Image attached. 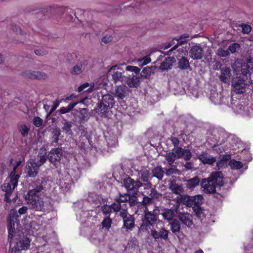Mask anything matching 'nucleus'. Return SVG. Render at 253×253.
Wrapping results in <instances>:
<instances>
[{
	"label": "nucleus",
	"instance_id": "f257e3e1",
	"mask_svg": "<svg viewBox=\"0 0 253 253\" xmlns=\"http://www.w3.org/2000/svg\"><path fill=\"white\" fill-rule=\"evenodd\" d=\"M25 196L29 208L36 211H45L49 209V203L40 197V192L43 189L40 180L37 181Z\"/></svg>",
	"mask_w": 253,
	"mask_h": 253
},
{
	"label": "nucleus",
	"instance_id": "f03ea898",
	"mask_svg": "<svg viewBox=\"0 0 253 253\" xmlns=\"http://www.w3.org/2000/svg\"><path fill=\"white\" fill-rule=\"evenodd\" d=\"M223 175L221 171L212 173L211 175L203 179L200 183L203 191L206 193H214L216 186H221L223 184Z\"/></svg>",
	"mask_w": 253,
	"mask_h": 253
},
{
	"label": "nucleus",
	"instance_id": "7ed1b4c3",
	"mask_svg": "<svg viewBox=\"0 0 253 253\" xmlns=\"http://www.w3.org/2000/svg\"><path fill=\"white\" fill-rule=\"evenodd\" d=\"M147 210L146 209L144 211V217L142 219L139 231H145L148 230L151 226H154L158 220V217L156 214L151 211H146Z\"/></svg>",
	"mask_w": 253,
	"mask_h": 253
},
{
	"label": "nucleus",
	"instance_id": "20e7f679",
	"mask_svg": "<svg viewBox=\"0 0 253 253\" xmlns=\"http://www.w3.org/2000/svg\"><path fill=\"white\" fill-rule=\"evenodd\" d=\"M115 103L114 96L110 94H106L102 95V100L98 104L97 112L99 114H104L106 110L112 108Z\"/></svg>",
	"mask_w": 253,
	"mask_h": 253
},
{
	"label": "nucleus",
	"instance_id": "39448f33",
	"mask_svg": "<svg viewBox=\"0 0 253 253\" xmlns=\"http://www.w3.org/2000/svg\"><path fill=\"white\" fill-rule=\"evenodd\" d=\"M19 177V175L15 174L14 171H11L1 186L2 190L6 193H11L17 186Z\"/></svg>",
	"mask_w": 253,
	"mask_h": 253
},
{
	"label": "nucleus",
	"instance_id": "423d86ee",
	"mask_svg": "<svg viewBox=\"0 0 253 253\" xmlns=\"http://www.w3.org/2000/svg\"><path fill=\"white\" fill-rule=\"evenodd\" d=\"M108 76L111 77V80L114 83H122L125 81V76L121 72L117 65L111 66L108 71Z\"/></svg>",
	"mask_w": 253,
	"mask_h": 253
},
{
	"label": "nucleus",
	"instance_id": "0eeeda50",
	"mask_svg": "<svg viewBox=\"0 0 253 253\" xmlns=\"http://www.w3.org/2000/svg\"><path fill=\"white\" fill-rule=\"evenodd\" d=\"M30 245V241L27 237L20 238L16 245L12 248L11 253H21L22 251L28 249Z\"/></svg>",
	"mask_w": 253,
	"mask_h": 253
},
{
	"label": "nucleus",
	"instance_id": "6e6552de",
	"mask_svg": "<svg viewBox=\"0 0 253 253\" xmlns=\"http://www.w3.org/2000/svg\"><path fill=\"white\" fill-rule=\"evenodd\" d=\"M120 215L123 217L124 221L123 227L126 230H131L134 226V219L133 217L127 214V210L123 209Z\"/></svg>",
	"mask_w": 253,
	"mask_h": 253
},
{
	"label": "nucleus",
	"instance_id": "1a4fd4ad",
	"mask_svg": "<svg viewBox=\"0 0 253 253\" xmlns=\"http://www.w3.org/2000/svg\"><path fill=\"white\" fill-rule=\"evenodd\" d=\"M39 166L36 164V159H31L27 162L25 167V173L31 177H35L38 173Z\"/></svg>",
	"mask_w": 253,
	"mask_h": 253
},
{
	"label": "nucleus",
	"instance_id": "9d476101",
	"mask_svg": "<svg viewBox=\"0 0 253 253\" xmlns=\"http://www.w3.org/2000/svg\"><path fill=\"white\" fill-rule=\"evenodd\" d=\"M232 90L237 94H241L245 92L246 84L245 81L240 77H236L232 82Z\"/></svg>",
	"mask_w": 253,
	"mask_h": 253
},
{
	"label": "nucleus",
	"instance_id": "9b49d317",
	"mask_svg": "<svg viewBox=\"0 0 253 253\" xmlns=\"http://www.w3.org/2000/svg\"><path fill=\"white\" fill-rule=\"evenodd\" d=\"M189 56L193 60H200L204 55L203 48L198 44L192 45L189 50Z\"/></svg>",
	"mask_w": 253,
	"mask_h": 253
},
{
	"label": "nucleus",
	"instance_id": "f8f14e48",
	"mask_svg": "<svg viewBox=\"0 0 253 253\" xmlns=\"http://www.w3.org/2000/svg\"><path fill=\"white\" fill-rule=\"evenodd\" d=\"M63 154V151L61 148L52 149L48 154L49 160L56 167V163L59 162Z\"/></svg>",
	"mask_w": 253,
	"mask_h": 253
},
{
	"label": "nucleus",
	"instance_id": "ddd939ff",
	"mask_svg": "<svg viewBox=\"0 0 253 253\" xmlns=\"http://www.w3.org/2000/svg\"><path fill=\"white\" fill-rule=\"evenodd\" d=\"M124 185L128 191L133 194L138 191L139 187L141 186L139 182L134 181L130 177L124 179Z\"/></svg>",
	"mask_w": 253,
	"mask_h": 253
},
{
	"label": "nucleus",
	"instance_id": "4468645a",
	"mask_svg": "<svg viewBox=\"0 0 253 253\" xmlns=\"http://www.w3.org/2000/svg\"><path fill=\"white\" fill-rule=\"evenodd\" d=\"M173 151L176 159L183 158L185 161H188L191 158L192 154L188 149H184L179 147L174 148Z\"/></svg>",
	"mask_w": 253,
	"mask_h": 253
},
{
	"label": "nucleus",
	"instance_id": "2eb2a0df",
	"mask_svg": "<svg viewBox=\"0 0 253 253\" xmlns=\"http://www.w3.org/2000/svg\"><path fill=\"white\" fill-rule=\"evenodd\" d=\"M23 75L32 79H45L48 77L47 75L43 72L32 70H27L24 72Z\"/></svg>",
	"mask_w": 253,
	"mask_h": 253
},
{
	"label": "nucleus",
	"instance_id": "dca6fc26",
	"mask_svg": "<svg viewBox=\"0 0 253 253\" xmlns=\"http://www.w3.org/2000/svg\"><path fill=\"white\" fill-rule=\"evenodd\" d=\"M185 43H186V41L179 42L175 46L168 51L167 54L171 55L172 52H173L176 56H177V55L176 54L177 53L178 54H182V53L185 54L187 50L186 47L182 46Z\"/></svg>",
	"mask_w": 253,
	"mask_h": 253
},
{
	"label": "nucleus",
	"instance_id": "f3484780",
	"mask_svg": "<svg viewBox=\"0 0 253 253\" xmlns=\"http://www.w3.org/2000/svg\"><path fill=\"white\" fill-rule=\"evenodd\" d=\"M232 67L235 72H238L239 70L238 68H241V72L242 74L246 76L250 72L251 69L250 65L248 63H241L238 60L235 61Z\"/></svg>",
	"mask_w": 253,
	"mask_h": 253
},
{
	"label": "nucleus",
	"instance_id": "a211bd4d",
	"mask_svg": "<svg viewBox=\"0 0 253 253\" xmlns=\"http://www.w3.org/2000/svg\"><path fill=\"white\" fill-rule=\"evenodd\" d=\"M168 234L169 231L164 228H161L159 231H157L155 229L151 230V235L155 240L159 238L166 240L168 238Z\"/></svg>",
	"mask_w": 253,
	"mask_h": 253
},
{
	"label": "nucleus",
	"instance_id": "6ab92c4d",
	"mask_svg": "<svg viewBox=\"0 0 253 253\" xmlns=\"http://www.w3.org/2000/svg\"><path fill=\"white\" fill-rule=\"evenodd\" d=\"M128 89L125 84L116 86L115 94L118 99H124L128 94Z\"/></svg>",
	"mask_w": 253,
	"mask_h": 253
},
{
	"label": "nucleus",
	"instance_id": "aec40b11",
	"mask_svg": "<svg viewBox=\"0 0 253 253\" xmlns=\"http://www.w3.org/2000/svg\"><path fill=\"white\" fill-rule=\"evenodd\" d=\"M178 218L183 224L188 227L193 224V216L189 213H179Z\"/></svg>",
	"mask_w": 253,
	"mask_h": 253
},
{
	"label": "nucleus",
	"instance_id": "412c9836",
	"mask_svg": "<svg viewBox=\"0 0 253 253\" xmlns=\"http://www.w3.org/2000/svg\"><path fill=\"white\" fill-rule=\"evenodd\" d=\"M88 64L86 60H84L75 65L71 70V73L75 75L81 74Z\"/></svg>",
	"mask_w": 253,
	"mask_h": 253
},
{
	"label": "nucleus",
	"instance_id": "4be33fe9",
	"mask_svg": "<svg viewBox=\"0 0 253 253\" xmlns=\"http://www.w3.org/2000/svg\"><path fill=\"white\" fill-rule=\"evenodd\" d=\"M198 158L204 164L212 165L216 161L214 157L211 156L206 152H203L199 155Z\"/></svg>",
	"mask_w": 253,
	"mask_h": 253
},
{
	"label": "nucleus",
	"instance_id": "5701e85b",
	"mask_svg": "<svg viewBox=\"0 0 253 253\" xmlns=\"http://www.w3.org/2000/svg\"><path fill=\"white\" fill-rule=\"evenodd\" d=\"M176 61L173 57H169L165 60L161 64L160 69L162 71L167 70L171 68L173 63Z\"/></svg>",
	"mask_w": 253,
	"mask_h": 253
},
{
	"label": "nucleus",
	"instance_id": "b1692460",
	"mask_svg": "<svg viewBox=\"0 0 253 253\" xmlns=\"http://www.w3.org/2000/svg\"><path fill=\"white\" fill-rule=\"evenodd\" d=\"M169 189L174 194L180 195L184 192V188L182 185L178 184L174 181H171L169 184Z\"/></svg>",
	"mask_w": 253,
	"mask_h": 253
},
{
	"label": "nucleus",
	"instance_id": "393cba45",
	"mask_svg": "<svg viewBox=\"0 0 253 253\" xmlns=\"http://www.w3.org/2000/svg\"><path fill=\"white\" fill-rule=\"evenodd\" d=\"M47 154L45 149H41L40 150L39 153L38 155V161H36V164L39 166L40 168L42 165L47 160Z\"/></svg>",
	"mask_w": 253,
	"mask_h": 253
},
{
	"label": "nucleus",
	"instance_id": "a878e982",
	"mask_svg": "<svg viewBox=\"0 0 253 253\" xmlns=\"http://www.w3.org/2000/svg\"><path fill=\"white\" fill-rule=\"evenodd\" d=\"M231 75L230 69L229 67H224L221 69V74L219 78L222 82L227 83Z\"/></svg>",
	"mask_w": 253,
	"mask_h": 253
},
{
	"label": "nucleus",
	"instance_id": "bb28decb",
	"mask_svg": "<svg viewBox=\"0 0 253 253\" xmlns=\"http://www.w3.org/2000/svg\"><path fill=\"white\" fill-rule=\"evenodd\" d=\"M126 83L129 87L137 88L140 84V78L137 76L133 75L127 79Z\"/></svg>",
	"mask_w": 253,
	"mask_h": 253
},
{
	"label": "nucleus",
	"instance_id": "cd10ccee",
	"mask_svg": "<svg viewBox=\"0 0 253 253\" xmlns=\"http://www.w3.org/2000/svg\"><path fill=\"white\" fill-rule=\"evenodd\" d=\"M177 64V67L181 70H186L190 67L188 59L187 57L183 56L178 59Z\"/></svg>",
	"mask_w": 253,
	"mask_h": 253
},
{
	"label": "nucleus",
	"instance_id": "c85d7f7f",
	"mask_svg": "<svg viewBox=\"0 0 253 253\" xmlns=\"http://www.w3.org/2000/svg\"><path fill=\"white\" fill-rule=\"evenodd\" d=\"M112 210L115 212H117L120 211V213L123 210V209H126L127 207L126 204H121L117 200H115V202L112 204L111 205Z\"/></svg>",
	"mask_w": 253,
	"mask_h": 253
},
{
	"label": "nucleus",
	"instance_id": "c756f323",
	"mask_svg": "<svg viewBox=\"0 0 253 253\" xmlns=\"http://www.w3.org/2000/svg\"><path fill=\"white\" fill-rule=\"evenodd\" d=\"M139 180L143 182H148L151 179V174L147 169H142L139 172Z\"/></svg>",
	"mask_w": 253,
	"mask_h": 253
},
{
	"label": "nucleus",
	"instance_id": "7c9ffc66",
	"mask_svg": "<svg viewBox=\"0 0 253 253\" xmlns=\"http://www.w3.org/2000/svg\"><path fill=\"white\" fill-rule=\"evenodd\" d=\"M79 118L81 123H84L88 120L89 115L88 112L85 108H83L80 110Z\"/></svg>",
	"mask_w": 253,
	"mask_h": 253
},
{
	"label": "nucleus",
	"instance_id": "2f4dec72",
	"mask_svg": "<svg viewBox=\"0 0 253 253\" xmlns=\"http://www.w3.org/2000/svg\"><path fill=\"white\" fill-rule=\"evenodd\" d=\"M200 179L198 176H195L187 180V187L188 188H193L198 186L200 183Z\"/></svg>",
	"mask_w": 253,
	"mask_h": 253
},
{
	"label": "nucleus",
	"instance_id": "473e14b6",
	"mask_svg": "<svg viewBox=\"0 0 253 253\" xmlns=\"http://www.w3.org/2000/svg\"><path fill=\"white\" fill-rule=\"evenodd\" d=\"M18 129L23 137H26L29 133L30 127L28 126L22 124L18 126Z\"/></svg>",
	"mask_w": 253,
	"mask_h": 253
},
{
	"label": "nucleus",
	"instance_id": "72a5a7b5",
	"mask_svg": "<svg viewBox=\"0 0 253 253\" xmlns=\"http://www.w3.org/2000/svg\"><path fill=\"white\" fill-rule=\"evenodd\" d=\"M72 122L65 120L63 123V126L62 127L63 131L67 134H71L72 133L71 127H72Z\"/></svg>",
	"mask_w": 253,
	"mask_h": 253
},
{
	"label": "nucleus",
	"instance_id": "f704fd0d",
	"mask_svg": "<svg viewBox=\"0 0 253 253\" xmlns=\"http://www.w3.org/2000/svg\"><path fill=\"white\" fill-rule=\"evenodd\" d=\"M164 157H165V159H166L169 165H172L174 162L175 160L176 159L173 152H167L164 155Z\"/></svg>",
	"mask_w": 253,
	"mask_h": 253
},
{
	"label": "nucleus",
	"instance_id": "c9c22d12",
	"mask_svg": "<svg viewBox=\"0 0 253 253\" xmlns=\"http://www.w3.org/2000/svg\"><path fill=\"white\" fill-rule=\"evenodd\" d=\"M164 171L161 167H157L153 170V175L157 177L159 179H161L163 177Z\"/></svg>",
	"mask_w": 253,
	"mask_h": 253
},
{
	"label": "nucleus",
	"instance_id": "e433bc0d",
	"mask_svg": "<svg viewBox=\"0 0 253 253\" xmlns=\"http://www.w3.org/2000/svg\"><path fill=\"white\" fill-rule=\"evenodd\" d=\"M147 188H151L150 193L149 194V196L152 198H159L161 197L162 195L158 192L154 188H151V184L150 183H148L145 185Z\"/></svg>",
	"mask_w": 253,
	"mask_h": 253
},
{
	"label": "nucleus",
	"instance_id": "4c0bfd02",
	"mask_svg": "<svg viewBox=\"0 0 253 253\" xmlns=\"http://www.w3.org/2000/svg\"><path fill=\"white\" fill-rule=\"evenodd\" d=\"M163 217L168 220H171L173 217V211L170 209L165 210L162 213Z\"/></svg>",
	"mask_w": 253,
	"mask_h": 253
},
{
	"label": "nucleus",
	"instance_id": "58836bf2",
	"mask_svg": "<svg viewBox=\"0 0 253 253\" xmlns=\"http://www.w3.org/2000/svg\"><path fill=\"white\" fill-rule=\"evenodd\" d=\"M77 104L78 102H75L69 104L67 107H61L59 109V112L60 114H65L66 113H68L72 111Z\"/></svg>",
	"mask_w": 253,
	"mask_h": 253
},
{
	"label": "nucleus",
	"instance_id": "ea45409f",
	"mask_svg": "<svg viewBox=\"0 0 253 253\" xmlns=\"http://www.w3.org/2000/svg\"><path fill=\"white\" fill-rule=\"evenodd\" d=\"M8 221L9 223L7 226V229L8 230V240L10 243H11L13 237L12 233L13 232V230L12 228V224L14 225V221L13 220L11 219L10 217L8 219Z\"/></svg>",
	"mask_w": 253,
	"mask_h": 253
},
{
	"label": "nucleus",
	"instance_id": "a19ab883",
	"mask_svg": "<svg viewBox=\"0 0 253 253\" xmlns=\"http://www.w3.org/2000/svg\"><path fill=\"white\" fill-rule=\"evenodd\" d=\"M170 230L173 233L179 232L180 229V225L178 221L174 220L170 223Z\"/></svg>",
	"mask_w": 253,
	"mask_h": 253
},
{
	"label": "nucleus",
	"instance_id": "79ce46f5",
	"mask_svg": "<svg viewBox=\"0 0 253 253\" xmlns=\"http://www.w3.org/2000/svg\"><path fill=\"white\" fill-rule=\"evenodd\" d=\"M241 48V46L239 44L237 43H233L229 45L228 47V50L229 52H231L232 54H234L237 52Z\"/></svg>",
	"mask_w": 253,
	"mask_h": 253
},
{
	"label": "nucleus",
	"instance_id": "37998d69",
	"mask_svg": "<svg viewBox=\"0 0 253 253\" xmlns=\"http://www.w3.org/2000/svg\"><path fill=\"white\" fill-rule=\"evenodd\" d=\"M193 206L199 207L203 201V197L201 195H197L193 196Z\"/></svg>",
	"mask_w": 253,
	"mask_h": 253
},
{
	"label": "nucleus",
	"instance_id": "c03bdc74",
	"mask_svg": "<svg viewBox=\"0 0 253 253\" xmlns=\"http://www.w3.org/2000/svg\"><path fill=\"white\" fill-rule=\"evenodd\" d=\"M120 203L125 204L126 202L130 200V196L128 194H120L119 197L116 199Z\"/></svg>",
	"mask_w": 253,
	"mask_h": 253
},
{
	"label": "nucleus",
	"instance_id": "a18cd8bd",
	"mask_svg": "<svg viewBox=\"0 0 253 253\" xmlns=\"http://www.w3.org/2000/svg\"><path fill=\"white\" fill-rule=\"evenodd\" d=\"M151 60L149 55L146 56L143 58L138 59L137 60L138 65L141 67L147 65L151 62Z\"/></svg>",
	"mask_w": 253,
	"mask_h": 253
},
{
	"label": "nucleus",
	"instance_id": "49530a36",
	"mask_svg": "<svg viewBox=\"0 0 253 253\" xmlns=\"http://www.w3.org/2000/svg\"><path fill=\"white\" fill-rule=\"evenodd\" d=\"M230 166L231 168L235 169H239L242 168L243 165L241 162L232 160L230 162Z\"/></svg>",
	"mask_w": 253,
	"mask_h": 253
},
{
	"label": "nucleus",
	"instance_id": "de8ad7c7",
	"mask_svg": "<svg viewBox=\"0 0 253 253\" xmlns=\"http://www.w3.org/2000/svg\"><path fill=\"white\" fill-rule=\"evenodd\" d=\"M152 75V68L150 67L144 68L142 72L141 76L145 78H149Z\"/></svg>",
	"mask_w": 253,
	"mask_h": 253
},
{
	"label": "nucleus",
	"instance_id": "09e8293b",
	"mask_svg": "<svg viewBox=\"0 0 253 253\" xmlns=\"http://www.w3.org/2000/svg\"><path fill=\"white\" fill-rule=\"evenodd\" d=\"M188 195L187 194H180L176 198V202L177 203L180 204L182 203L184 205H186L187 199L188 198Z\"/></svg>",
	"mask_w": 253,
	"mask_h": 253
},
{
	"label": "nucleus",
	"instance_id": "8fccbe9b",
	"mask_svg": "<svg viewBox=\"0 0 253 253\" xmlns=\"http://www.w3.org/2000/svg\"><path fill=\"white\" fill-rule=\"evenodd\" d=\"M111 223L112 219L109 216L105 218L102 222L103 227L107 229H109L110 228Z\"/></svg>",
	"mask_w": 253,
	"mask_h": 253
},
{
	"label": "nucleus",
	"instance_id": "3c124183",
	"mask_svg": "<svg viewBox=\"0 0 253 253\" xmlns=\"http://www.w3.org/2000/svg\"><path fill=\"white\" fill-rule=\"evenodd\" d=\"M216 54L219 57H227L229 55V52L227 50H224L222 48H219L217 49L216 52Z\"/></svg>",
	"mask_w": 253,
	"mask_h": 253
},
{
	"label": "nucleus",
	"instance_id": "603ef678",
	"mask_svg": "<svg viewBox=\"0 0 253 253\" xmlns=\"http://www.w3.org/2000/svg\"><path fill=\"white\" fill-rule=\"evenodd\" d=\"M102 211L103 214L105 215H109L112 211L111 206L107 205H105L102 207Z\"/></svg>",
	"mask_w": 253,
	"mask_h": 253
},
{
	"label": "nucleus",
	"instance_id": "864d4df0",
	"mask_svg": "<svg viewBox=\"0 0 253 253\" xmlns=\"http://www.w3.org/2000/svg\"><path fill=\"white\" fill-rule=\"evenodd\" d=\"M33 123L36 127H39L42 125L43 120L39 117H36L34 118Z\"/></svg>",
	"mask_w": 253,
	"mask_h": 253
},
{
	"label": "nucleus",
	"instance_id": "5fc2aeb1",
	"mask_svg": "<svg viewBox=\"0 0 253 253\" xmlns=\"http://www.w3.org/2000/svg\"><path fill=\"white\" fill-rule=\"evenodd\" d=\"M126 70L127 71L134 72L136 74H138L140 71V68L133 66H127L126 67Z\"/></svg>",
	"mask_w": 253,
	"mask_h": 253
},
{
	"label": "nucleus",
	"instance_id": "6e6d98bb",
	"mask_svg": "<svg viewBox=\"0 0 253 253\" xmlns=\"http://www.w3.org/2000/svg\"><path fill=\"white\" fill-rule=\"evenodd\" d=\"M170 140L174 145V148H175V147H179L178 145L179 144V140L177 137L171 136L170 138Z\"/></svg>",
	"mask_w": 253,
	"mask_h": 253
},
{
	"label": "nucleus",
	"instance_id": "4d7b16f0",
	"mask_svg": "<svg viewBox=\"0 0 253 253\" xmlns=\"http://www.w3.org/2000/svg\"><path fill=\"white\" fill-rule=\"evenodd\" d=\"M252 30L251 26L249 25H242V32L244 34H249Z\"/></svg>",
	"mask_w": 253,
	"mask_h": 253
},
{
	"label": "nucleus",
	"instance_id": "13d9d810",
	"mask_svg": "<svg viewBox=\"0 0 253 253\" xmlns=\"http://www.w3.org/2000/svg\"><path fill=\"white\" fill-rule=\"evenodd\" d=\"M112 37L110 35H106L102 38V42L107 43L110 42L112 40Z\"/></svg>",
	"mask_w": 253,
	"mask_h": 253
},
{
	"label": "nucleus",
	"instance_id": "bf43d9fd",
	"mask_svg": "<svg viewBox=\"0 0 253 253\" xmlns=\"http://www.w3.org/2000/svg\"><path fill=\"white\" fill-rule=\"evenodd\" d=\"M35 53L37 55L43 56L47 54V51L43 49H38L35 50Z\"/></svg>",
	"mask_w": 253,
	"mask_h": 253
},
{
	"label": "nucleus",
	"instance_id": "052dcab7",
	"mask_svg": "<svg viewBox=\"0 0 253 253\" xmlns=\"http://www.w3.org/2000/svg\"><path fill=\"white\" fill-rule=\"evenodd\" d=\"M185 205L188 207H192L193 206V196H190L189 195L188 196Z\"/></svg>",
	"mask_w": 253,
	"mask_h": 253
},
{
	"label": "nucleus",
	"instance_id": "680f3d73",
	"mask_svg": "<svg viewBox=\"0 0 253 253\" xmlns=\"http://www.w3.org/2000/svg\"><path fill=\"white\" fill-rule=\"evenodd\" d=\"M152 199L151 197L144 196L142 203L144 205H148L152 202Z\"/></svg>",
	"mask_w": 253,
	"mask_h": 253
},
{
	"label": "nucleus",
	"instance_id": "e2e57ef3",
	"mask_svg": "<svg viewBox=\"0 0 253 253\" xmlns=\"http://www.w3.org/2000/svg\"><path fill=\"white\" fill-rule=\"evenodd\" d=\"M89 86V84L88 83H84L78 87V91L81 92L83 90H84L85 88L88 87Z\"/></svg>",
	"mask_w": 253,
	"mask_h": 253
},
{
	"label": "nucleus",
	"instance_id": "0e129e2a",
	"mask_svg": "<svg viewBox=\"0 0 253 253\" xmlns=\"http://www.w3.org/2000/svg\"><path fill=\"white\" fill-rule=\"evenodd\" d=\"M226 164V162L223 160L218 161L216 163V166L218 169L222 168Z\"/></svg>",
	"mask_w": 253,
	"mask_h": 253
},
{
	"label": "nucleus",
	"instance_id": "69168bd1",
	"mask_svg": "<svg viewBox=\"0 0 253 253\" xmlns=\"http://www.w3.org/2000/svg\"><path fill=\"white\" fill-rule=\"evenodd\" d=\"M27 210L28 208L26 206H23L19 209L18 212L20 214H23L27 212Z\"/></svg>",
	"mask_w": 253,
	"mask_h": 253
},
{
	"label": "nucleus",
	"instance_id": "338daca9",
	"mask_svg": "<svg viewBox=\"0 0 253 253\" xmlns=\"http://www.w3.org/2000/svg\"><path fill=\"white\" fill-rule=\"evenodd\" d=\"M60 131L59 130L58 131H56L54 134V136H53V139H54V140L53 141L54 142H57L58 139H59V136L60 135Z\"/></svg>",
	"mask_w": 253,
	"mask_h": 253
},
{
	"label": "nucleus",
	"instance_id": "774afa93",
	"mask_svg": "<svg viewBox=\"0 0 253 253\" xmlns=\"http://www.w3.org/2000/svg\"><path fill=\"white\" fill-rule=\"evenodd\" d=\"M174 172V169L172 168L169 169L167 170L166 174L167 175H170Z\"/></svg>",
	"mask_w": 253,
	"mask_h": 253
}]
</instances>
